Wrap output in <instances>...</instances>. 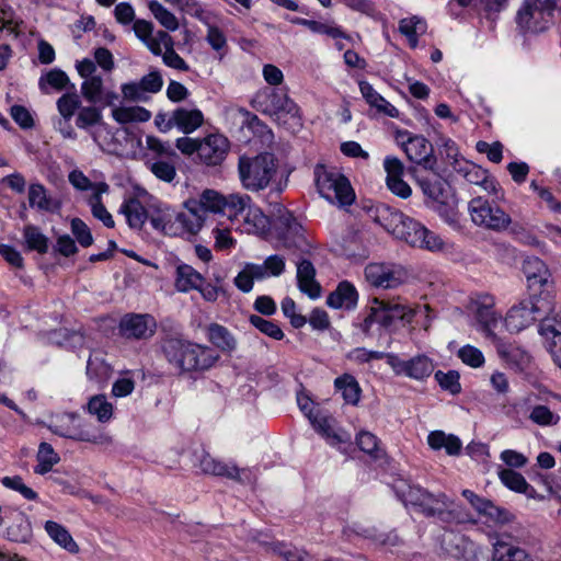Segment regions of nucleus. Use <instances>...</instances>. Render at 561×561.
<instances>
[{"instance_id": "4", "label": "nucleus", "mask_w": 561, "mask_h": 561, "mask_svg": "<svg viewBox=\"0 0 561 561\" xmlns=\"http://www.w3.org/2000/svg\"><path fill=\"white\" fill-rule=\"evenodd\" d=\"M277 174L274 154L263 152L253 157L241 156L238 161V175L241 186L252 193L267 188Z\"/></svg>"}, {"instance_id": "32", "label": "nucleus", "mask_w": 561, "mask_h": 561, "mask_svg": "<svg viewBox=\"0 0 561 561\" xmlns=\"http://www.w3.org/2000/svg\"><path fill=\"white\" fill-rule=\"evenodd\" d=\"M44 529L49 538L60 548L70 553L79 552V546L73 540L67 528L61 524L54 520H47L44 525Z\"/></svg>"}, {"instance_id": "29", "label": "nucleus", "mask_w": 561, "mask_h": 561, "mask_svg": "<svg viewBox=\"0 0 561 561\" xmlns=\"http://www.w3.org/2000/svg\"><path fill=\"white\" fill-rule=\"evenodd\" d=\"M359 91L365 101L379 113L393 118L399 116V111L379 94L369 82L360 81Z\"/></svg>"}, {"instance_id": "64", "label": "nucleus", "mask_w": 561, "mask_h": 561, "mask_svg": "<svg viewBox=\"0 0 561 561\" xmlns=\"http://www.w3.org/2000/svg\"><path fill=\"white\" fill-rule=\"evenodd\" d=\"M60 91L69 83V78L66 72L60 69H53L39 79V88L44 91L45 84Z\"/></svg>"}, {"instance_id": "59", "label": "nucleus", "mask_w": 561, "mask_h": 561, "mask_svg": "<svg viewBox=\"0 0 561 561\" xmlns=\"http://www.w3.org/2000/svg\"><path fill=\"white\" fill-rule=\"evenodd\" d=\"M250 323L256 328L263 334L274 339L282 340L284 337L283 330L278 327V324L266 320L260 316L252 314L249 318Z\"/></svg>"}, {"instance_id": "61", "label": "nucleus", "mask_w": 561, "mask_h": 561, "mask_svg": "<svg viewBox=\"0 0 561 561\" xmlns=\"http://www.w3.org/2000/svg\"><path fill=\"white\" fill-rule=\"evenodd\" d=\"M356 443L360 450L374 458H380L382 450L379 448L378 438L370 432L362 431L356 436Z\"/></svg>"}, {"instance_id": "44", "label": "nucleus", "mask_w": 561, "mask_h": 561, "mask_svg": "<svg viewBox=\"0 0 561 561\" xmlns=\"http://www.w3.org/2000/svg\"><path fill=\"white\" fill-rule=\"evenodd\" d=\"M494 561H534L522 548L511 543L497 542L494 547Z\"/></svg>"}, {"instance_id": "10", "label": "nucleus", "mask_w": 561, "mask_h": 561, "mask_svg": "<svg viewBox=\"0 0 561 561\" xmlns=\"http://www.w3.org/2000/svg\"><path fill=\"white\" fill-rule=\"evenodd\" d=\"M559 0H527L517 13L518 25L533 33L547 30L553 22Z\"/></svg>"}, {"instance_id": "60", "label": "nucleus", "mask_w": 561, "mask_h": 561, "mask_svg": "<svg viewBox=\"0 0 561 561\" xmlns=\"http://www.w3.org/2000/svg\"><path fill=\"white\" fill-rule=\"evenodd\" d=\"M1 483L7 489L20 493L25 500L35 501L37 493L30 486H27L20 476L4 477Z\"/></svg>"}, {"instance_id": "40", "label": "nucleus", "mask_w": 561, "mask_h": 561, "mask_svg": "<svg viewBox=\"0 0 561 561\" xmlns=\"http://www.w3.org/2000/svg\"><path fill=\"white\" fill-rule=\"evenodd\" d=\"M111 365L106 362L105 355L101 351H93L88 359L87 374L91 379L104 380L110 377Z\"/></svg>"}, {"instance_id": "38", "label": "nucleus", "mask_w": 561, "mask_h": 561, "mask_svg": "<svg viewBox=\"0 0 561 561\" xmlns=\"http://www.w3.org/2000/svg\"><path fill=\"white\" fill-rule=\"evenodd\" d=\"M539 333L546 337L561 340V310H556L551 301V310L541 316Z\"/></svg>"}, {"instance_id": "33", "label": "nucleus", "mask_w": 561, "mask_h": 561, "mask_svg": "<svg viewBox=\"0 0 561 561\" xmlns=\"http://www.w3.org/2000/svg\"><path fill=\"white\" fill-rule=\"evenodd\" d=\"M112 118L121 124L145 123L151 118V113L142 106H114L111 111Z\"/></svg>"}, {"instance_id": "19", "label": "nucleus", "mask_w": 561, "mask_h": 561, "mask_svg": "<svg viewBox=\"0 0 561 561\" xmlns=\"http://www.w3.org/2000/svg\"><path fill=\"white\" fill-rule=\"evenodd\" d=\"M156 328V320L149 314H126L119 322V332L126 339H149L154 334Z\"/></svg>"}, {"instance_id": "2", "label": "nucleus", "mask_w": 561, "mask_h": 561, "mask_svg": "<svg viewBox=\"0 0 561 561\" xmlns=\"http://www.w3.org/2000/svg\"><path fill=\"white\" fill-rule=\"evenodd\" d=\"M397 493L405 505L417 506L426 515H437L444 520H455L459 524L477 523L468 514L458 511L454 502L443 493L435 495L419 485L408 483L399 484Z\"/></svg>"}, {"instance_id": "52", "label": "nucleus", "mask_w": 561, "mask_h": 561, "mask_svg": "<svg viewBox=\"0 0 561 561\" xmlns=\"http://www.w3.org/2000/svg\"><path fill=\"white\" fill-rule=\"evenodd\" d=\"M433 363L426 356H416L408 360L407 376L413 379H424L433 371Z\"/></svg>"}, {"instance_id": "42", "label": "nucleus", "mask_w": 561, "mask_h": 561, "mask_svg": "<svg viewBox=\"0 0 561 561\" xmlns=\"http://www.w3.org/2000/svg\"><path fill=\"white\" fill-rule=\"evenodd\" d=\"M419 231L421 232V234H413L410 238L412 247L428 250L432 252L442 251L444 249L445 243L438 234L428 230L425 226L424 228H419Z\"/></svg>"}, {"instance_id": "58", "label": "nucleus", "mask_w": 561, "mask_h": 561, "mask_svg": "<svg viewBox=\"0 0 561 561\" xmlns=\"http://www.w3.org/2000/svg\"><path fill=\"white\" fill-rule=\"evenodd\" d=\"M389 318L391 324L394 320H401L407 323H411L413 318L415 317V312L413 308L400 304L398 300H386Z\"/></svg>"}, {"instance_id": "26", "label": "nucleus", "mask_w": 561, "mask_h": 561, "mask_svg": "<svg viewBox=\"0 0 561 561\" xmlns=\"http://www.w3.org/2000/svg\"><path fill=\"white\" fill-rule=\"evenodd\" d=\"M358 294L354 285L344 280L327 298V305L334 309H353L356 307Z\"/></svg>"}, {"instance_id": "12", "label": "nucleus", "mask_w": 561, "mask_h": 561, "mask_svg": "<svg viewBox=\"0 0 561 561\" xmlns=\"http://www.w3.org/2000/svg\"><path fill=\"white\" fill-rule=\"evenodd\" d=\"M152 228L165 236L191 233V217L168 205H157L149 214Z\"/></svg>"}, {"instance_id": "57", "label": "nucleus", "mask_w": 561, "mask_h": 561, "mask_svg": "<svg viewBox=\"0 0 561 561\" xmlns=\"http://www.w3.org/2000/svg\"><path fill=\"white\" fill-rule=\"evenodd\" d=\"M104 82L102 77H91L88 80H83L81 83V94L90 103H98L103 94Z\"/></svg>"}, {"instance_id": "48", "label": "nucleus", "mask_w": 561, "mask_h": 561, "mask_svg": "<svg viewBox=\"0 0 561 561\" xmlns=\"http://www.w3.org/2000/svg\"><path fill=\"white\" fill-rule=\"evenodd\" d=\"M148 9L154 19L168 31L173 32L179 28V21L176 16L167 8H164L159 1H149Z\"/></svg>"}, {"instance_id": "9", "label": "nucleus", "mask_w": 561, "mask_h": 561, "mask_svg": "<svg viewBox=\"0 0 561 561\" xmlns=\"http://www.w3.org/2000/svg\"><path fill=\"white\" fill-rule=\"evenodd\" d=\"M225 195L213 188H205L196 197L188 198L184 206L191 217V234H196L205 224L207 213L220 214L225 210Z\"/></svg>"}, {"instance_id": "5", "label": "nucleus", "mask_w": 561, "mask_h": 561, "mask_svg": "<svg viewBox=\"0 0 561 561\" xmlns=\"http://www.w3.org/2000/svg\"><path fill=\"white\" fill-rule=\"evenodd\" d=\"M549 310H551L549 295L530 296L512 306L500 325L511 333H519L533 325Z\"/></svg>"}, {"instance_id": "31", "label": "nucleus", "mask_w": 561, "mask_h": 561, "mask_svg": "<svg viewBox=\"0 0 561 561\" xmlns=\"http://www.w3.org/2000/svg\"><path fill=\"white\" fill-rule=\"evenodd\" d=\"M427 444L434 450L445 449L449 456H458L462 448L460 438L443 431H433L427 436Z\"/></svg>"}, {"instance_id": "46", "label": "nucleus", "mask_w": 561, "mask_h": 561, "mask_svg": "<svg viewBox=\"0 0 561 561\" xmlns=\"http://www.w3.org/2000/svg\"><path fill=\"white\" fill-rule=\"evenodd\" d=\"M250 203L251 197L245 194L236 193L225 196L224 204L225 209L228 210V220L230 224H232L238 216L247 213L250 207Z\"/></svg>"}, {"instance_id": "56", "label": "nucleus", "mask_w": 561, "mask_h": 561, "mask_svg": "<svg viewBox=\"0 0 561 561\" xmlns=\"http://www.w3.org/2000/svg\"><path fill=\"white\" fill-rule=\"evenodd\" d=\"M81 107V101L77 93H65L57 101V110L64 121L68 123L76 111L79 112Z\"/></svg>"}, {"instance_id": "3", "label": "nucleus", "mask_w": 561, "mask_h": 561, "mask_svg": "<svg viewBox=\"0 0 561 561\" xmlns=\"http://www.w3.org/2000/svg\"><path fill=\"white\" fill-rule=\"evenodd\" d=\"M252 104L259 112L290 129L301 126L300 108L284 89H261L255 93Z\"/></svg>"}, {"instance_id": "18", "label": "nucleus", "mask_w": 561, "mask_h": 561, "mask_svg": "<svg viewBox=\"0 0 561 561\" xmlns=\"http://www.w3.org/2000/svg\"><path fill=\"white\" fill-rule=\"evenodd\" d=\"M402 148L411 162L433 171L436 167L433 146L423 136L409 137L402 142Z\"/></svg>"}, {"instance_id": "22", "label": "nucleus", "mask_w": 561, "mask_h": 561, "mask_svg": "<svg viewBox=\"0 0 561 561\" xmlns=\"http://www.w3.org/2000/svg\"><path fill=\"white\" fill-rule=\"evenodd\" d=\"M383 168L387 173L386 182L388 188L401 198H408L412 190L410 185L403 181L404 165L394 157H387L383 161Z\"/></svg>"}, {"instance_id": "13", "label": "nucleus", "mask_w": 561, "mask_h": 561, "mask_svg": "<svg viewBox=\"0 0 561 561\" xmlns=\"http://www.w3.org/2000/svg\"><path fill=\"white\" fill-rule=\"evenodd\" d=\"M494 306V297L489 294L477 295V297L471 300V310L479 324L480 331L499 344L500 339L495 330L502 323V317L495 312Z\"/></svg>"}, {"instance_id": "1", "label": "nucleus", "mask_w": 561, "mask_h": 561, "mask_svg": "<svg viewBox=\"0 0 561 561\" xmlns=\"http://www.w3.org/2000/svg\"><path fill=\"white\" fill-rule=\"evenodd\" d=\"M161 351L167 362L182 373L209 369L219 358L210 347L176 336L164 339Z\"/></svg>"}, {"instance_id": "63", "label": "nucleus", "mask_w": 561, "mask_h": 561, "mask_svg": "<svg viewBox=\"0 0 561 561\" xmlns=\"http://www.w3.org/2000/svg\"><path fill=\"white\" fill-rule=\"evenodd\" d=\"M244 222L248 226L245 230L249 233H257L265 229L267 219L259 208H251L245 213Z\"/></svg>"}, {"instance_id": "11", "label": "nucleus", "mask_w": 561, "mask_h": 561, "mask_svg": "<svg viewBox=\"0 0 561 561\" xmlns=\"http://www.w3.org/2000/svg\"><path fill=\"white\" fill-rule=\"evenodd\" d=\"M45 425L54 434L65 438L93 444H105L110 442V437L105 434H95L84 430L80 424L79 416L73 413H62L51 416Z\"/></svg>"}, {"instance_id": "47", "label": "nucleus", "mask_w": 561, "mask_h": 561, "mask_svg": "<svg viewBox=\"0 0 561 561\" xmlns=\"http://www.w3.org/2000/svg\"><path fill=\"white\" fill-rule=\"evenodd\" d=\"M23 237L28 250L46 253L48 251V238L34 225H26L23 228Z\"/></svg>"}, {"instance_id": "41", "label": "nucleus", "mask_w": 561, "mask_h": 561, "mask_svg": "<svg viewBox=\"0 0 561 561\" xmlns=\"http://www.w3.org/2000/svg\"><path fill=\"white\" fill-rule=\"evenodd\" d=\"M465 173V178L468 182L481 185L488 193L497 194V185L494 181L489 180L486 172L474 164L465 162V167L460 169Z\"/></svg>"}, {"instance_id": "53", "label": "nucleus", "mask_w": 561, "mask_h": 561, "mask_svg": "<svg viewBox=\"0 0 561 561\" xmlns=\"http://www.w3.org/2000/svg\"><path fill=\"white\" fill-rule=\"evenodd\" d=\"M285 259L282 255L273 254L267 256L262 264H256L262 279L270 277H278L285 271Z\"/></svg>"}, {"instance_id": "28", "label": "nucleus", "mask_w": 561, "mask_h": 561, "mask_svg": "<svg viewBox=\"0 0 561 561\" xmlns=\"http://www.w3.org/2000/svg\"><path fill=\"white\" fill-rule=\"evenodd\" d=\"M310 423L331 445H336L348 439V436L346 437L335 430V420L324 411H318V415H316Z\"/></svg>"}, {"instance_id": "27", "label": "nucleus", "mask_w": 561, "mask_h": 561, "mask_svg": "<svg viewBox=\"0 0 561 561\" xmlns=\"http://www.w3.org/2000/svg\"><path fill=\"white\" fill-rule=\"evenodd\" d=\"M173 123L183 134H192L204 123V115L198 108L178 107L173 111Z\"/></svg>"}, {"instance_id": "21", "label": "nucleus", "mask_w": 561, "mask_h": 561, "mask_svg": "<svg viewBox=\"0 0 561 561\" xmlns=\"http://www.w3.org/2000/svg\"><path fill=\"white\" fill-rule=\"evenodd\" d=\"M199 467L207 474L226 477L240 482L251 481V471L249 469H240L233 463L222 462L208 454L201 458Z\"/></svg>"}, {"instance_id": "16", "label": "nucleus", "mask_w": 561, "mask_h": 561, "mask_svg": "<svg viewBox=\"0 0 561 561\" xmlns=\"http://www.w3.org/2000/svg\"><path fill=\"white\" fill-rule=\"evenodd\" d=\"M405 272L400 267L385 263H370L365 267V278L374 287L391 289L401 285Z\"/></svg>"}, {"instance_id": "36", "label": "nucleus", "mask_w": 561, "mask_h": 561, "mask_svg": "<svg viewBox=\"0 0 561 561\" xmlns=\"http://www.w3.org/2000/svg\"><path fill=\"white\" fill-rule=\"evenodd\" d=\"M108 191V185L106 183H99L96 186V191L89 198V205L91 207L92 215L101 220L105 227L113 228L115 222L112 215L107 211L105 206L102 203V194Z\"/></svg>"}, {"instance_id": "62", "label": "nucleus", "mask_w": 561, "mask_h": 561, "mask_svg": "<svg viewBox=\"0 0 561 561\" xmlns=\"http://www.w3.org/2000/svg\"><path fill=\"white\" fill-rule=\"evenodd\" d=\"M296 23H299L308 27L313 33L325 34L332 38H339L344 36L342 30L335 25L306 19H297Z\"/></svg>"}, {"instance_id": "35", "label": "nucleus", "mask_w": 561, "mask_h": 561, "mask_svg": "<svg viewBox=\"0 0 561 561\" xmlns=\"http://www.w3.org/2000/svg\"><path fill=\"white\" fill-rule=\"evenodd\" d=\"M119 211L126 217L128 226L133 229H140L146 219H149V214H147L142 204L136 198L125 201Z\"/></svg>"}, {"instance_id": "51", "label": "nucleus", "mask_w": 561, "mask_h": 561, "mask_svg": "<svg viewBox=\"0 0 561 561\" xmlns=\"http://www.w3.org/2000/svg\"><path fill=\"white\" fill-rule=\"evenodd\" d=\"M499 477L501 482L508 488L518 493H528V490H533V488L527 483L525 478L519 473L512 469H502L499 472Z\"/></svg>"}, {"instance_id": "8", "label": "nucleus", "mask_w": 561, "mask_h": 561, "mask_svg": "<svg viewBox=\"0 0 561 561\" xmlns=\"http://www.w3.org/2000/svg\"><path fill=\"white\" fill-rule=\"evenodd\" d=\"M417 183L431 206L442 216L450 218L456 205L450 184L436 173L417 178Z\"/></svg>"}, {"instance_id": "7", "label": "nucleus", "mask_w": 561, "mask_h": 561, "mask_svg": "<svg viewBox=\"0 0 561 561\" xmlns=\"http://www.w3.org/2000/svg\"><path fill=\"white\" fill-rule=\"evenodd\" d=\"M468 211L476 226L488 230L504 231L512 224V218L507 213L482 196L474 197L469 202Z\"/></svg>"}, {"instance_id": "43", "label": "nucleus", "mask_w": 561, "mask_h": 561, "mask_svg": "<svg viewBox=\"0 0 561 561\" xmlns=\"http://www.w3.org/2000/svg\"><path fill=\"white\" fill-rule=\"evenodd\" d=\"M523 271L531 284L543 285L548 282V268L538 257H528L524 261Z\"/></svg>"}, {"instance_id": "50", "label": "nucleus", "mask_w": 561, "mask_h": 561, "mask_svg": "<svg viewBox=\"0 0 561 561\" xmlns=\"http://www.w3.org/2000/svg\"><path fill=\"white\" fill-rule=\"evenodd\" d=\"M88 411L95 415L99 422L106 423L112 419L113 405L105 396L99 394L89 400Z\"/></svg>"}, {"instance_id": "37", "label": "nucleus", "mask_w": 561, "mask_h": 561, "mask_svg": "<svg viewBox=\"0 0 561 561\" xmlns=\"http://www.w3.org/2000/svg\"><path fill=\"white\" fill-rule=\"evenodd\" d=\"M427 24L419 16H411L402 19L399 22V31L404 35L411 47H416L419 37L426 33Z\"/></svg>"}, {"instance_id": "23", "label": "nucleus", "mask_w": 561, "mask_h": 561, "mask_svg": "<svg viewBox=\"0 0 561 561\" xmlns=\"http://www.w3.org/2000/svg\"><path fill=\"white\" fill-rule=\"evenodd\" d=\"M297 265L298 288L311 299H317L321 295V286L316 280V268L308 260H300Z\"/></svg>"}, {"instance_id": "14", "label": "nucleus", "mask_w": 561, "mask_h": 561, "mask_svg": "<svg viewBox=\"0 0 561 561\" xmlns=\"http://www.w3.org/2000/svg\"><path fill=\"white\" fill-rule=\"evenodd\" d=\"M76 125L80 129L89 133L94 144L101 149L105 150V140L110 135L108 125L104 123L102 111L96 106L80 107Z\"/></svg>"}, {"instance_id": "30", "label": "nucleus", "mask_w": 561, "mask_h": 561, "mask_svg": "<svg viewBox=\"0 0 561 561\" xmlns=\"http://www.w3.org/2000/svg\"><path fill=\"white\" fill-rule=\"evenodd\" d=\"M28 204L32 208L54 213L59 210L60 203L53 198L43 184L33 183L28 187Z\"/></svg>"}, {"instance_id": "6", "label": "nucleus", "mask_w": 561, "mask_h": 561, "mask_svg": "<svg viewBox=\"0 0 561 561\" xmlns=\"http://www.w3.org/2000/svg\"><path fill=\"white\" fill-rule=\"evenodd\" d=\"M314 181L320 195L331 203L346 206L355 199L350 181L334 169H328L321 164L317 165L314 168Z\"/></svg>"}, {"instance_id": "34", "label": "nucleus", "mask_w": 561, "mask_h": 561, "mask_svg": "<svg viewBox=\"0 0 561 561\" xmlns=\"http://www.w3.org/2000/svg\"><path fill=\"white\" fill-rule=\"evenodd\" d=\"M207 336L211 344L222 352L231 353L237 348V340L233 334L224 325L211 323L207 329Z\"/></svg>"}, {"instance_id": "55", "label": "nucleus", "mask_w": 561, "mask_h": 561, "mask_svg": "<svg viewBox=\"0 0 561 561\" xmlns=\"http://www.w3.org/2000/svg\"><path fill=\"white\" fill-rule=\"evenodd\" d=\"M215 240V248L220 251H227L234 248L237 241L232 237L231 227L226 226L225 222L218 221L211 230Z\"/></svg>"}, {"instance_id": "17", "label": "nucleus", "mask_w": 561, "mask_h": 561, "mask_svg": "<svg viewBox=\"0 0 561 561\" xmlns=\"http://www.w3.org/2000/svg\"><path fill=\"white\" fill-rule=\"evenodd\" d=\"M461 494L489 526L502 525L510 520V513L496 506L492 501L481 497L468 489L463 490Z\"/></svg>"}, {"instance_id": "39", "label": "nucleus", "mask_w": 561, "mask_h": 561, "mask_svg": "<svg viewBox=\"0 0 561 561\" xmlns=\"http://www.w3.org/2000/svg\"><path fill=\"white\" fill-rule=\"evenodd\" d=\"M36 460L37 465L34 467V472L43 476L49 472L59 462L60 458L50 444L43 442L38 446Z\"/></svg>"}, {"instance_id": "45", "label": "nucleus", "mask_w": 561, "mask_h": 561, "mask_svg": "<svg viewBox=\"0 0 561 561\" xmlns=\"http://www.w3.org/2000/svg\"><path fill=\"white\" fill-rule=\"evenodd\" d=\"M337 390L341 391L346 403L357 404L359 401L360 389L356 379L351 375L337 377L334 381Z\"/></svg>"}, {"instance_id": "24", "label": "nucleus", "mask_w": 561, "mask_h": 561, "mask_svg": "<svg viewBox=\"0 0 561 561\" xmlns=\"http://www.w3.org/2000/svg\"><path fill=\"white\" fill-rule=\"evenodd\" d=\"M370 216L375 222L380 225L385 230L394 236H402L401 222L404 214L392 209L386 205H378L370 211Z\"/></svg>"}, {"instance_id": "25", "label": "nucleus", "mask_w": 561, "mask_h": 561, "mask_svg": "<svg viewBox=\"0 0 561 561\" xmlns=\"http://www.w3.org/2000/svg\"><path fill=\"white\" fill-rule=\"evenodd\" d=\"M204 276L188 264L180 263L174 271V287L179 293L196 290L204 284Z\"/></svg>"}, {"instance_id": "20", "label": "nucleus", "mask_w": 561, "mask_h": 561, "mask_svg": "<svg viewBox=\"0 0 561 561\" xmlns=\"http://www.w3.org/2000/svg\"><path fill=\"white\" fill-rule=\"evenodd\" d=\"M229 150L228 139L219 134H213L201 140L198 158L206 165H219Z\"/></svg>"}, {"instance_id": "54", "label": "nucleus", "mask_w": 561, "mask_h": 561, "mask_svg": "<svg viewBox=\"0 0 561 561\" xmlns=\"http://www.w3.org/2000/svg\"><path fill=\"white\" fill-rule=\"evenodd\" d=\"M32 535L31 523L24 514H19L15 523L8 527V537L12 541L26 542Z\"/></svg>"}, {"instance_id": "15", "label": "nucleus", "mask_w": 561, "mask_h": 561, "mask_svg": "<svg viewBox=\"0 0 561 561\" xmlns=\"http://www.w3.org/2000/svg\"><path fill=\"white\" fill-rule=\"evenodd\" d=\"M442 549L453 561H482L480 547L460 534L446 531Z\"/></svg>"}, {"instance_id": "49", "label": "nucleus", "mask_w": 561, "mask_h": 561, "mask_svg": "<svg viewBox=\"0 0 561 561\" xmlns=\"http://www.w3.org/2000/svg\"><path fill=\"white\" fill-rule=\"evenodd\" d=\"M261 273L254 263H245L243 268L234 278V285L243 293H249L253 288L254 280H262Z\"/></svg>"}]
</instances>
